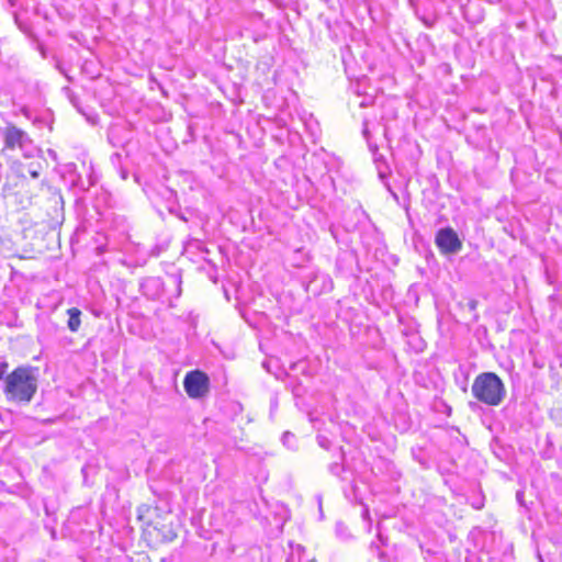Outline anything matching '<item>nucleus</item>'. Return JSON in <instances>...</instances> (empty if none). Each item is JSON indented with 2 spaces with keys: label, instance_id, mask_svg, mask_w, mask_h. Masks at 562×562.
I'll use <instances>...</instances> for the list:
<instances>
[{
  "label": "nucleus",
  "instance_id": "19",
  "mask_svg": "<svg viewBox=\"0 0 562 562\" xmlns=\"http://www.w3.org/2000/svg\"><path fill=\"white\" fill-rule=\"evenodd\" d=\"M378 539L380 544L384 546L386 543V539H384L383 536L381 535L380 527H378Z\"/></svg>",
  "mask_w": 562,
  "mask_h": 562
},
{
  "label": "nucleus",
  "instance_id": "12",
  "mask_svg": "<svg viewBox=\"0 0 562 562\" xmlns=\"http://www.w3.org/2000/svg\"><path fill=\"white\" fill-rule=\"evenodd\" d=\"M282 441H283V445L286 446L290 449H295L296 448L295 436L293 434H291L290 431H285L283 434Z\"/></svg>",
  "mask_w": 562,
  "mask_h": 562
},
{
  "label": "nucleus",
  "instance_id": "8",
  "mask_svg": "<svg viewBox=\"0 0 562 562\" xmlns=\"http://www.w3.org/2000/svg\"><path fill=\"white\" fill-rule=\"evenodd\" d=\"M67 314L69 316L67 326L70 331L77 333L81 325V311L77 307H71L67 310Z\"/></svg>",
  "mask_w": 562,
  "mask_h": 562
},
{
  "label": "nucleus",
  "instance_id": "10",
  "mask_svg": "<svg viewBox=\"0 0 562 562\" xmlns=\"http://www.w3.org/2000/svg\"><path fill=\"white\" fill-rule=\"evenodd\" d=\"M370 551L374 554H376L378 559L381 560V561H386L389 562V560L386 559V554L384 551H382L380 549V544L376 543L375 541H372L371 544H370Z\"/></svg>",
  "mask_w": 562,
  "mask_h": 562
},
{
  "label": "nucleus",
  "instance_id": "4",
  "mask_svg": "<svg viewBox=\"0 0 562 562\" xmlns=\"http://www.w3.org/2000/svg\"><path fill=\"white\" fill-rule=\"evenodd\" d=\"M4 147L8 149L19 148L25 157L33 156L35 146L29 135L16 127L8 125L3 133Z\"/></svg>",
  "mask_w": 562,
  "mask_h": 562
},
{
  "label": "nucleus",
  "instance_id": "6",
  "mask_svg": "<svg viewBox=\"0 0 562 562\" xmlns=\"http://www.w3.org/2000/svg\"><path fill=\"white\" fill-rule=\"evenodd\" d=\"M435 243L442 254H457L462 248V241L450 227L439 229L436 234Z\"/></svg>",
  "mask_w": 562,
  "mask_h": 562
},
{
  "label": "nucleus",
  "instance_id": "3",
  "mask_svg": "<svg viewBox=\"0 0 562 562\" xmlns=\"http://www.w3.org/2000/svg\"><path fill=\"white\" fill-rule=\"evenodd\" d=\"M36 390V379L27 368L19 367L5 378L4 393L10 401L29 403Z\"/></svg>",
  "mask_w": 562,
  "mask_h": 562
},
{
  "label": "nucleus",
  "instance_id": "5",
  "mask_svg": "<svg viewBox=\"0 0 562 562\" xmlns=\"http://www.w3.org/2000/svg\"><path fill=\"white\" fill-rule=\"evenodd\" d=\"M183 386L189 397L201 398L209 392L210 380L204 372L193 370L186 374Z\"/></svg>",
  "mask_w": 562,
  "mask_h": 562
},
{
  "label": "nucleus",
  "instance_id": "9",
  "mask_svg": "<svg viewBox=\"0 0 562 562\" xmlns=\"http://www.w3.org/2000/svg\"><path fill=\"white\" fill-rule=\"evenodd\" d=\"M339 457H340V462L335 461V462L330 463L328 467L329 472L336 476H339L344 471V465H342L344 453H342L341 449L339 450Z\"/></svg>",
  "mask_w": 562,
  "mask_h": 562
},
{
  "label": "nucleus",
  "instance_id": "15",
  "mask_svg": "<svg viewBox=\"0 0 562 562\" xmlns=\"http://www.w3.org/2000/svg\"><path fill=\"white\" fill-rule=\"evenodd\" d=\"M467 306H468L469 311H471V312H473V313H474V312L476 311V307H477V301H476V300H474V299H471V300H469V302L467 303Z\"/></svg>",
  "mask_w": 562,
  "mask_h": 562
},
{
  "label": "nucleus",
  "instance_id": "18",
  "mask_svg": "<svg viewBox=\"0 0 562 562\" xmlns=\"http://www.w3.org/2000/svg\"><path fill=\"white\" fill-rule=\"evenodd\" d=\"M362 134H363V136H364L367 139H369V130H368V122H367V121H364V122H363Z\"/></svg>",
  "mask_w": 562,
  "mask_h": 562
},
{
  "label": "nucleus",
  "instance_id": "14",
  "mask_svg": "<svg viewBox=\"0 0 562 562\" xmlns=\"http://www.w3.org/2000/svg\"><path fill=\"white\" fill-rule=\"evenodd\" d=\"M188 247L189 248H194L196 249L198 251H207L205 249V246L203 245V243L199 239H191L188 241Z\"/></svg>",
  "mask_w": 562,
  "mask_h": 562
},
{
  "label": "nucleus",
  "instance_id": "28",
  "mask_svg": "<svg viewBox=\"0 0 562 562\" xmlns=\"http://www.w3.org/2000/svg\"><path fill=\"white\" fill-rule=\"evenodd\" d=\"M308 562H317V561H316V560H311V561H308Z\"/></svg>",
  "mask_w": 562,
  "mask_h": 562
},
{
  "label": "nucleus",
  "instance_id": "7",
  "mask_svg": "<svg viewBox=\"0 0 562 562\" xmlns=\"http://www.w3.org/2000/svg\"><path fill=\"white\" fill-rule=\"evenodd\" d=\"M165 286V282L159 277H148L140 283L142 293L150 300H162Z\"/></svg>",
  "mask_w": 562,
  "mask_h": 562
},
{
  "label": "nucleus",
  "instance_id": "21",
  "mask_svg": "<svg viewBox=\"0 0 562 562\" xmlns=\"http://www.w3.org/2000/svg\"><path fill=\"white\" fill-rule=\"evenodd\" d=\"M344 527H345V526H344V524H342V522H338V524L336 525V530H337V532H340V529H342Z\"/></svg>",
  "mask_w": 562,
  "mask_h": 562
},
{
  "label": "nucleus",
  "instance_id": "23",
  "mask_svg": "<svg viewBox=\"0 0 562 562\" xmlns=\"http://www.w3.org/2000/svg\"><path fill=\"white\" fill-rule=\"evenodd\" d=\"M517 501L521 503L522 492H517L516 494Z\"/></svg>",
  "mask_w": 562,
  "mask_h": 562
},
{
  "label": "nucleus",
  "instance_id": "11",
  "mask_svg": "<svg viewBox=\"0 0 562 562\" xmlns=\"http://www.w3.org/2000/svg\"><path fill=\"white\" fill-rule=\"evenodd\" d=\"M170 283L176 288V297H179L181 295V277L180 274H171L169 277Z\"/></svg>",
  "mask_w": 562,
  "mask_h": 562
},
{
  "label": "nucleus",
  "instance_id": "22",
  "mask_svg": "<svg viewBox=\"0 0 562 562\" xmlns=\"http://www.w3.org/2000/svg\"><path fill=\"white\" fill-rule=\"evenodd\" d=\"M121 178H122L123 180L127 179V172H126L125 170H122V171H121Z\"/></svg>",
  "mask_w": 562,
  "mask_h": 562
},
{
  "label": "nucleus",
  "instance_id": "25",
  "mask_svg": "<svg viewBox=\"0 0 562 562\" xmlns=\"http://www.w3.org/2000/svg\"><path fill=\"white\" fill-rule=\"evenodd\" d=\"M368 514H369V512H368V509L366 508V509L363 510V517H367V516H368Z\"/></svg>",
  "mask_w": 562,
  "mask_h": 562
},
{
  "label": "nucleus",
  "instance_id": "24",
  "mask_svg": "<svg viewBox=\"0 0 562 562\" xmlns=\"http://www.w3.org/2000/svg\"><path fill=\"white\" fill-rule=\"evenodd\" d=\"M424 22H425V24H426L428 27H431V26H432V23H430V22H428V21H426V20H425Z\"/></svg>",
  "mask_w": 562,
  "mask_h": 562
},
{
  "label": "nucleus",
  "instance_id": "2",
  "mask_svg": "<svg viewBox=\"0 0 562 562\" xmlns=\"http://www.w3.org/2000/svg\"><path fill=\"white\" fill-rule=\"evenodd\" d=\"M471 391L477 401L490 406H498L506 396V387L494 372L480 373L474 379Z\"/></svg>",
  "mask_w": 562,
  "mask_h": 562
},
{
  "label": "nucleus",
  "instance_id": "13",
  "mask_svg": "<svg viewBox=\"0 0 562 562\" xmlns=\"http://www.w3.org/2000/svg\"><path fill=\"white\" fill-rule=\"evenodd\" d=\"M316 440H317V443L319 445V447H322L323 449H326V450L330 449L331 442L326 436L317 435Z\"/></svg>",
  "mask_w": 562,
  "mask_h": 562
},
{
  "label": "nucleus",
  "instance_id": "20",
  "mask_svg": "<svg viewBox=\"0 0 562 562\" xmlns=\"http://www.w3.org/2000/svg\"><path fill=\"white\" fill-rule=\"evenodd\" d=\"M29 172H30L31 177H32L34 180H35V179H37V178H38V176H40V173H38V171H37L36 169H31V168H30V169H29Z\"/></svg>",
  "mask_w": 562,
  "mask_h": 562
},
{
  "label": "nucleus",
  "instance_id": "27",
  "mask_svg": "<svg viewBox=\"0 0 562 562\" xmlns=\"http://www.w3.org/2000/svg\"><path fill=\"white\" fill-rule=\"evenodd\" d=\"M366 105H367V104H366V102H364V101H362V102L360 103V106H362V108H363V106H366Z\"/></svg>",
  "mask_w": 562,
  "mask_h": 562
},
{
  "label": "nucleus",
  "instance_id": "17",
  "mask_svg": "<svg viewBox=\"0 0 562 562\" xmlns=\"http://www.w3.org/2000/svg\"><path fill=\"white\" fill-rule=\"evenodd\" d=\"M362 134H363V136H364L367 139H369V130H368V122H367V121H364V122H363Z\"/></svg>",
  "mask_w": 562,
  "mask_h": 562
},
{
  "label": "nucleus",
  "instance_id": "1",
  "mask_svg": "<svg viewBox=\"0 0 562 562\" xmlns=\"http://www.w3.org/2000/svg\"><path fill=\"white\" fill-rule=\"evenodd\" d=\"M20 187L25 190L29 194V203H33V198L36 195V191H45L48 194V200L52 203V212L48 215L52 217L50 226L60 224L64 220V199L60 191L54 187L45 186L44 181L38 183H32L26 179L25 176L19 173H12L7 177V181L3 184V192L5 194L15 193L14 189Z\"/></svg>",
  "mask_w": 562,
  "mask_h": 562
},
{
  "label": "nucleus",
  "instance_id": "16",
  "mask_svg": "<svg viewBox=\"0 0 562 562\" xmlns=\"http://www.w3.org/2000/svg\"><path fill=\"white\" fill-rule=\"evenodd\" d=\"M8 370V363L5 361L0 360V380L4 376Z\"/></svg>",
  "mask_w": 562,
  "mask_h": 562
},
{
  "label": "nucleus",
  "instance_id": "26",
  "mask_svg": "<svg viewBox=\"0 0 562 562\" xmlns=\"http://www.w3.org/2000/svg\"><path fill=\"white\" fill-rule=\"evenodd\" d=\"M477 404L476 403H470V406L473 408L475 407Z\"/></svg>",
  "mask_w": 562,
  "mask_h": 562
}]
</instances>
